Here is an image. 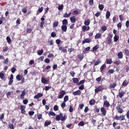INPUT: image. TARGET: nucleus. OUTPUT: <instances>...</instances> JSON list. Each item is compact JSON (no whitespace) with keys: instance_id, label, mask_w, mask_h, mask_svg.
Wrapping results in <instances>:
<instances>
[{"instance_id":"53","label":"nucleus","mask_w":129,"mask_h":129,"mask_svg":"<svg viewBox=\"0 0 129 129\" xmlns=\"http://www.w3.org/2000/svg\"><path fill=\"white\" fill-rule=\"evenodd\" d=\"M9 127L11 129H13L14 128V125L12 124H10L9 125Z\"/></svg>"},{"instance_id":"44","label":"nucleus","mask_w":129,"mask_h":129,"mask_svg":"<svg viewBox=\"0 0 129 129\" xmlns=\"http://www.w3.org/2000/svg\"><path fill=\"white\" fill-rule=\"evenodd\" d=\"M7 42H8L9 44H10L11 42V39L9 37H7L6 38Z\"/></svg>"},{"instance_id":"14","label":"nucleus","mask_w":129,"mask_h":129,"mask_svg":"<svg viewBox=\"0 0 129 129\" xmlns=\"http://www.w3.org/2000/svg\"><path fill=\"white\" fill-rule=\"evenodd\" d=\"M41 81L43 83L45 84L47 83L48 81V80H47L45 78H42L41 79Z\"/></svg>"},{"instance_id":"28","label":"nucleus","mask_w":129,"mask_h":129,"mask_svg":"<svg viewBox=\"0 0 129 129\" xmlns=\"http://www.w3.org/2000/svg\"><path fill=\"white\" fill-rule=\"evenodd\" d=\"M43 52V49L39 50L37 52L38 55H41L42 54Z\"/></svg>"},{"instance_id":"11","label":"nucleus","mask_w":129,"mask_h":129,"mask_svg":"<svg viewBox=\"0 0 129 129\" xmlns=\"http://www.w3.org/2000/svg\"><path fill=\"white\" fill-rule=\"evenodd\" d=\"M101 112H102V114L103 115H105L106 113V110L103 107H102L101 109Z\"/></svg>"},{"instance_id":"9","label":"nucleus","mask_w":129,"mask_h":129,"mask_svg":"<svg viewBox=\"0 0 129 129\" xmlns=\"http://www.w3.org/2000/svg\"><path fill=\"white\" fill-rule=\"evenodd\" d=\"M82 30L84 31H87L90 29V27L89 26H86V25H83L82 27Z\"/></svg>"},{"instance_id":"27","label":"nucleus","mask_w":129,"mask_h":129,"mask_svg":"<svg viewBox=\"0 0 129 129\" xmlns=\"http://www.w3.org/2000/svg\"><path fill=\"white\" fill-rule=\"evenodd\" d=\"M16 79L18 81H20L21 80L22 77H21V75H20L19 74L17 75L16 77Z\"/></svg>"},{"instance_id":"8","label":"nucleus","mask_w":129,"mask_h":129,"mask_svg":"<svg viewBox=\"0 0 129 129\" xmlns=\"http://www.w3.org/2000/svg\"><path fill=\"white\" fill-rule=\"evenodd\" d=\"M43 95V94L41 93H38L35 96L34 98L37 99H38L41 97Z\"/></svg>"},{"instance_id":"57","label":"nucleus","mask_w":129,"mask_h":129,"mask_svg":"<svg viewBox=\"0 0 129 129\" xmlns=\"http://www.w3.org/2000/svg\"><path fill=\"white\" fill-rule=\"evenodd\" d=\"M34 112L33 111H29L28 112V114L30 116H32L34 115Z\"/></svg>"},{"instance_id":"23","label":"nucleus","mask_w":129,"mask_h":129,"mask_svg":"<svg viewBox=\"0 0 129 129\" xmlns=\"http://www.w3.org/2000/svg\"><path fill=\"white\" fill-rule=\"evenodd\" d=\"M99 47V44H97L95 46L93 47L92 50L95 51L97 50Z\"/></svg>"},{"instance_id":"15","label":"nucleus","mask_w":129,"mask_h":129,"mask_svg":"<svg viewBox=\"0 0 129 129\" xmlns=\"http://www.w3.org/2000/svg\"><path fill=\"white\" fill-rule=\"evenodd\" d=\"M81 93V91L79 90H78L77 91L73 92V94L75 95H78L80 94Z\"/></svg>"},{"instance_id":"31","label":"nucleus","mask_w":129,"mask_h":129,"mask_svg":"<svg viewBox=\"0 0 129 129\" xmlns=\"http://www.w3.org/2000/svg\"><path fill=\"white\" fill-rule=\"evenodd\" d=\"M106 67V65L105 64H103L100 68V70H101V71L102 72V71L105 69Z\"/></svg>"},{"instance_id":"50","label":"nucleus","mask_w":129,"mask_h":129,"mask_svg":"<svg viewBox=\"0 0 129 129\" xmlns=\"http://www.w3.org/2000/svg\"><path fill=\"white\" fill-rule=\"evenodd\" d=\"M63 16V17L65 18H67L70 17L69 15V14H68L67 13H64Z\"/></svg>"},{"instance_id":"3","label":"nucleus","mask_w":129,"mask_h":129,"mask_svg":"<svg viewBox=\"0 0 129 129\" xmlns=\"http://www.w3.org/2000/svg\"><path fill=\"white\" fill-rule=\"evenodd\" d=\"M115 119L117 120H123L125 119V118L123 115H122L120 116H116L115 117Z\"/></svg>"},{"instance_id":"17","label":"nucleus","mask_w":129,"mask_h":129,"mask_svg":"<svg viewBox=\"0 0 129 129\" xmlns=\"http://www.w3.org/2000/svg\"><path fill=\"white\" fill-rule=\"evenodd\" d=\"M25 107L24 106H21V108L20 109L21 110V112L23 114L25 112Z\"/></svg>"},{"instance_id":"10","label":"nucleus","mask_w":129,"mask_h":129,"mask_svg":"<svg viewBox=\"0 0 129 129\" xmlns=\"http://www.w3.org/2000/svg\"><path fill=\"white\" fill-rule=\"evenodd\" d=\"M116 109L117 110V112L120 113H122L123 112L122 109L120 108V106L118 105L116 108Z\"/></svg>"},{"instance_id":"16","label":"nucleus","mask_w":129,"mask_h":129,"mask_svg":"<svg viewBox=\"0 0 129 129\" xmlns=\"http://www.w3.org/2000/svg\"><path fill=\"white\" fill-rule=\"evenodd\" d=\"M124 94V91H120L119 93V96L121 98L123 96Z\"/></svg>"},{"instance_id":"64","label":"nucleus","mask_w":129,"mask_h":129,"mask_svg":"<svg viewBox=\"0 0 129 129\" xmlns=\"http://www.w3.org/2000/svg\"><path fill=\"white\" fill-rule=\"evenodd\" d=\"M126 115L127 118L129 119V110L127 111Z\"/></svg>"},{"instance_id":"7","label":"nucleus","mask_w":129,"mask_h":129,"mask_svg":"<svg viewBox=\"0 0 129 129\" xmlns=\"http://www.w3.org/2000/svg\"><path fill=\"white\" fill-rule=\"evenodd\" d=\"M26 91L25 89L24 90L21 92V94L19 96L20 99H23L24 98V96L26 94Z\"/></svg>"},{"instance_id":"34","label":"nucleus","mask_w":129,"mask_h":129,"mask_svg":"<svg viewBox=\"0 0 129 129\" xmlns=\"http://www.w3.org/2000/svg\"><path fill=\"white\" fill-rule=\"evenodd\" d=\"M95 103V101L94 100L92 99L89 102V104L90 105H94Z\"/></svg>"},{"instance_id":"24","label":"nucleus","mask_w":129,"mask_h":129,"mask_svg":"<svg viewBox=\"0 0 129 129\" xmlns=\"http://www.w3.org/2000/svg\"><path fill=\"white\" fill-rule=\"evenodd\" d=\"M117 85L116 83L114 82L112 83H111L110 85V87L111 88H114Z\"/></svg>"},{"instance_id":"49","label":"nucleus","mask_w":129,"mask_h":129,"mask_svg":"<svg viewBox=\"0 0 129 129\" xmlns=\"http://www.w3.org/2000/svg\"><path fill=\"white\" fill-rule=\"evenodd\" d=\"M78 56L80 60H82L83 58V55L82 54H79Z\"/></svg>"},{"instance_id":"29","label":"nucleus","mask_w":129,"mask_h":129,"mask_svg":"<svg viewBox=\"0 0 129 129\" xmlns=\"http://www.w3.org/2000/svg\"><path fill=\"white\" fill-rule=\"evenodd\" d=\"M123 54L121 52H119L118 54V57L119 58L121 59L123 57Z\"/></svg>"},{"instance_id":"45","label":"nucleus","mask_w":129,"mask_h":129,"mask_svg":"<svg viewBox=\"0 0 129 129\" xmlns=\"http://www.w3.org/2000/svg\"><path fill=\"white\" fill-rule=\"evenodd\" d=\"M44 58V56H41L38 59V60H39V62L40 61H41V62H42L43 61V59Z\"/></svg>"},{"instance_id":"42","label":"nucleus","mask_w":129,"mask_h":129,"mask_svg":"<svg viewBox=\"0 0 129 129\" xmlns=\"http://www.w3.org/2000/svg\"><path fill=\"white\" fill-rule=\"evenodd\" d=\"M118 36L116 35H115L114 37V42H117V41L118 40Z\"/></svg>"},{"instance_id":"2","label":"nucleus","mask_w":129,"mask_h":129,"mask_svg":"<svg viewBox=\"0 0 129 129\" xmlns=\"http://www.w3.org/2000/svg\"><path fill=\"white\" fill-rule=\"evenodd\" d=\"M66 91L62 90H60L59 92V95L57 96L58 99H62L66 94Z\"/></svg>"},{"instance_id":"59","label":"nucleus","mask_w":129,"mask_h":129,"mask_svg":"<svg viewBox=\"0 0 129 129\" xmlns=\"http://www.w3.org/2000/svg\"><path fill=\"white\" fill-rule=\"evenodd\" d=\"M51 88V87L49 86H45V90H48L49 89H50Z\"/></svg>"},{"instance_id":"13","label":"nucleus","mask_w":129,"mask_h":129,"mask_svg":"<svg viewBox=\"0 0 129 129\" xmlns=\"http://www.w3.org/2000/svg\"><path fill=\"white\" fill-rule=\"evenodd\" d=\"M110 104L108 101H104L103 106L104 107H108L110 106Z\"/></svg>"},{"instance_id":"62","label":"nucleus","mask_w":129,"mask_h":129,"mask_svg":"<svg viewBox=\"0 0 129 129\" xmlns=\"http://www.w3.org/2000/svg\"><path fill=\"white\" fill-rule=\"evenodd\" d=\"M65 103L63 102V103L61 104V106L62 108H64L65 107L66 104Z\"/></svg>"},{"instance_id":"6","label":"nucleus","mask_w":129,"mask_h":129,"mask_svg":"<svg viewBox=\"0 0 129 129\" xmlns=\"http://www.w3.org/2000/svg\"><path fill=\"white\" fill-rule=\"evenodd\" d=\"M93 61L95 66L97 65L102 62V61L100 59H98L97 60H94Z\"/></svg>"},{"instance_id":"26","label":"nucleus","mask_w":129,"mask_h":129,"mask_svg":"<svg viewBox=\"0 0 129 129\" xmlns=\"http://www.w3.org/2000/svg\"><path fill=\"white\" fill-rule=\"evenodd\" d=\"M90 40L88 39H85L82 42V44H84L85 43H89L90 42Z\"/></svg>"},{"instance_id":"22","label":"nucleus","mask_w":129,"mask_h":129,"mask_svg":"<svg viewBox=\"0 0 129 129\" xmlns=\"http://www.w3.org/2000/svg\"><path fill=\"white\" fill-rule=\"evenodd\" d=\"M62 25H65L66 26L68 24L67 20L66 19L63 20L62 21Z\"/></svg>"},{"instance_id":"54","label":"nucleus","mask_w":129,"mask_h":129,"mask_svg":"<svg viewBox=\"0 0 129 129\" xmlns=\"http://www.w3.org/2000/svg\"><path fill=\"white\" fill-rule=\"evenodd\" d=\"M48 42L49 43L50 45H52L54 43L53 41L52 40L48 41Z\"/></svg>"},{"instance_id":"55","label":"nucleus","mask_w":129,"mask_h":129,"mask_svg":"<svg viewBox=\"0 0 129 129\" xmlns=\"http://www.w3.org/2000/svg\"><path fill=\"white\" fill-rule=\"evenodd\" d=\"M55 111H57L58 109V107L57 105H55L53 108Z\"/></svg>"},{"instance_id":"48","label":"nucleus","mask_w":129,"mask_h":129,"mask_svg":"<svg viewBox=\"0 0 129 129\" xmlns=\"http://www.w3.org/2000/svg\"><path fill=\"white\" fill-rule=\"evenodd\" d=\"M125 53L127 55H129V52L128 50L126 49H125Z\"/></svg>"},{"instance_id":"60","label":"nucleus","mask_w":129,"mask_h":129,"mask_svg":"<svg viewBox=\"0 0 129 129\" xmlns=\"http://www.w3.org/2000/svg\"><path fill=\"white\" fill-rule=\"evenodd\" d=\"M107 29V27L105 26H104L102 27V30L103 31H105Z\"/></svg>"},{"instance_id":"40","label":"nucleus","mask_w":129,"mask_h":129,"mask_svg":"<svg viewBox=\"0 0 129 129\" xmlns=\"http://www.w3.org/2000/svg\"><path fill=\"white\" fill-rule=\"evenodd\" d=\"M59 6L58 7V9L59 10H62L63 7V4H61L60 5H59Z\"/></svg>"},{"instance_id":"37","label":"nucleus","mask_w":129,"mask_h":129,"mask_svg":"<svg viewBox=\"0 0 129 129\" xmlns=\"http://www.w3.org/2000/svg\"><path fill=\"white\" fill-rule=\"evenodd\" d=\"M69 100L68 96V95L65 96L64 98V102H66Z\"/></svg>"},{"instance_id":"33","label":"nucleus","mask_w":129,"mask_h":129,"mask_svg":"<svg viewBox=\"0 0 129 129\" xmlns=\"http://www.w3.org/2000/svg\"><path fill=\"white\" fill-rule=\"evenodd\" d=\"M48 114L49 115V116H50V115H51L54 116H56V114L55 113L52 111H50L48 113Z\"/></svg>"},{"instance_id":"19","label":"nucleus","mask_w":129,"mask_h":129,"mask_svg":"<svg viewBox=\"0 0 129 129\" xmlns=\"http://www.w3.org/2000/svg\"><path fill=\"white\" fill-rule=\"evenodd\" d=\"M61 28L63 31L66 32L67 30V27L65 25H62L61 26Z\"/></svg>"},{"instance_id":"36","label":"nucleus","mask_w":129,"mask_h":129,"mask_svg":"<svg viewBox=\"0 0 129 129\" xmlns=\"http://www.w3.org/2000/svg\"><path fill=\"white\" fill-rule=\"evenodd\" d=\"M110 13L109 11H107L106 13V17L107 19H108L110 17Z\"/></svg>"},{"instance_id":"46","label":"nucleus","mask_w":129,"mask_h":129,"mask_svg":"<svg viewBox=\"0 0 129 129\" xmlns=\"http://www.w3.org/2000/svg\"><path fill=\"white\" fill-rule=\"evenodd\" d=\"M73 13L74 15H77L79 14V12L77 10L73 12Z\"/></svg>"},{"instance_id":"30","label":"nucleus","mask_w":129,"mask_h":129,"mask_svg":"<svg viewBox=\"0 0 129 129\" xmlns=\"http://www.w3.org/2000/svg\"><path fill=\"white\" fill-rule=\"evenodd\" d=\"M51 123V121H49L48 120H47L45 122L44 125L45 126H47L48 125L50 124Z\"/></svg>"},{"instance_id":"51","label":"nucleus","mask_w":129,"mask_h":129,"mask_svg":"<svg viewBox=\"0 0 129 129\" xmlns=\"http://www.w3.org/2000/svg\"><path fill=\"white\" fill-rule=\"evenodd\" d=\"M102 79V77H100L96 79L95 80L97 82H99Z\"/></svg>"},{"instance_id":"56","label":"nucleus","mask_w":129,"mask_h":129,"mask_svg":"<svg viewBox=\"0 0 129 129\" xmlns=\"http://www.w3.org/2000/svg\"><path fill=\"white\" fill-rule=\"evenodd\" d=\"M85 82V80H82L80 81L78 84V85H80L82 84H83Z\"/></svg>"},{"instance_id":"25","label":"nucleus","mask_w":129,"mask_h":129,"mask_svg":"<svg viewBox=\"0 0 129 129\" xmlns=\"http://www.w3.org/2000/svg\"><path fill=\"white\" fill-rule=\"evenodd\" d=\"M112 62V61L110 59H107L106 60V63L107 64H110Z\"/></svg>"},{"instance_id":"12","label":"nucleus","mask_w":129,"mask_h":129,"mask_svg":"<svg viewBox=\"0 0 129 129\" xmlns=\"http://www.w3.org/2000/svg\"><path fill=\"white\" fill-rule=\"evenodd\" d=\"M71 22L72 23H75L76 22V18L75 16H73L70 18Z\"/></svg>"},{"instance_id":"21","label":"nucleus","mask_w":129,"mask_h":129,"mask_svg":"<svg viewBox=\"0 0 129 129\" xmlns=\"http://www.w3.org/2000/svg\"><path fill=\"white\" fill-rule=\"evenodd\" d=\"M102 36V34L101 33H97L95 36L94 38L95 39L100 38Z\"/></svg>"},{"instance_id":"4","label":"nucleus","mask_w":129,"mask_h":129,"mask_svg":"<svg viewBox=\"0 0 129 129\" xmlns=\"http://www.w3.org/2000/svg\"><path fill=\"white\" fill-rule=\"evenodd\" d=\"M59 47V50L61 51L62 52H63L64 53H67V49H65L64 47L62 46H60L59 45L58 46Z\"/></svg>"},{"instance_id":"43","label":"nucleus","mask_w":129,"mask_h":129,"mask_svg":"<svg viewBox=\"0 0 129 129\" xmlns=\"http://www.w3.org/2000/svg\"><path fill=\"white\" fill-rule=\"evenodd\" d=\"M0 77L2 79H3L5 78V75L2 72L0 73Z\"/></svg>"},{"instance_id":"41","label":"nucleus","mask_w":129,"mask_h":129,"mask_svg":"<svg viewBox=\"0 0 129 129\" xmlns=\"http://www.w3.org/2000/svg\"><path fill=\"white\" fill-rule=\"evenodd\" d=\"M120 63L121 62L119 61V60H115L114 62V63L116 64L117 65H118L119 64H120Z\"/></svg>"},{"instance_id":"32","label":"nucleus","mask_w":129,"mask_h":129,"mask_svg":"<svg viewBox=\"0 0 129 129\" xmlns=\"http://www.w3.org/2000/svg\"><path fill=\"white\" fill-rule=\"evenodd\" d=\"M58 22L56 21L54 22L53 23V27H57L58 25Z\"/></svg>"},{"instance_id":"52","label":"nucleus","mask_w":129,"mask_h":129,"mask_svg":"<svg viewBox=\"0 0 129 129\" xmlns=\"http://www.w3.org/2000/svg\"><path fill=\"white\" fill-rule=\"evenodd\" d=\"M84 123L83 121L80 122L78 124V125L79 126H83L84 125Z\"/></svg>"},{"instance_id":"47","label":"nucleus","mask_w":129,"mask_h":129,"mask_svg":"<svg viewBox=\"0 0 129 129\" xmlns=\"http://www.w3.org/2000/svg\"><path fill=\"white\" fill-rule=\"evenodd\" d=\"M43 8L41 7V8H39L38 10V11L40 13L43 10Z\"/></svg>"},{"instance_id":"35","label":"nucleus","mask_w":129,"mask_h":129,"mask_svg":"<svg viewBox=\"0 0 129 129\" xmlns=\"http://www.w3.org/2000/svg\"><path fill=\"white\" fill-rule=\"evenodd\" d=\"M112 37V35H110V37L108 38V43L109 44H110L111 43L112 40L111 38Z\"/></svg>"},{"instance_id":"18","label":"nucleus","mask_w":129,"mask_h":129,"mask_svg":"<svg viewBox=\"0 0 129 129\" xmlns=\"http://www.w3.org/2000/svg\"><path fill=\"white\" fill-rule=\"evenodd\" d=\"M90 21L89 19L85 20L84 22V24L86 26H88L90 24Z\"/></svg>"},{"instance_id":"39","label":"nucleus","mask_w":129,"mask_h":129,"mask_svg":"<svg viewBox=\"0 0 129 129\" xmlns=\"http://www.w3.org/2000/svg\"><path fill=\"white\" fill-rule=\"evenodd\" d=\"M128 84V81L126 80H125L123 82L122 84V85L123 86H125L126 85H127Z\"/></svg>"},{"instance_id":"38","label":"nucleus","mask_w":129,"mask_h":129,"mask_svg":"<svg viewBox=\"0 0 129 129\" xmlns=\"http://www.w3.org/2000/svg\"><path fill=\"white\" fill-rule=\"evenodd\" d=\"M104 7V6L102 4H100L99 6V8L100 10H102Z\"/></svg>"},{"instance_id":"61","label":"nucleus","mask_w":129,"mask_h":129,"mask_svg":"<svg viewBox=\"0 0 129 129\" xmlns=\"http://www.w3.org/2000/svg\"><path fill=\"white\" fill-rule=\"evenodd\" d=\"M9 61V59L8 58H7L5 60H4V63L6 64H7L8 63Z\"/></svg>"},{"instance_id":"20","label":"nucleus","mask_w":129,"mask_h":129,"mask_svg":"<svg viewBox=\"0 0 129 129\" xmlns=\"http://www.w3.org/2000/svg\"><path fill=\"white\" fill-rule=\"evenodd\" d=\"M79 79L77 78H74L73 79V81L74 83H75L77 84L79 83Z\"/></svg>"},{"instance_id":"58","label":"nucleus","mask_w":129,"mask_h":129,"mask_svg":"<svg viewBox=\"0 0 129 129\" xmlns=\"http://www.w3.org/2000/svg\"><path fill=\"white\" fill-rule=\"evenodd\" d=\"M89 4L91 6L93 5V0H90L89 2Z\"/></svg>"},{"instance_id":"1","label":"nucleus","mask_w":129,"mask_h":129,"mask_svg":"<svg viewBox=\"0 0 129 129\" xmlns=\"http://www.w3.org/2000/svg\"><path fill=\"white\" fill-rule=\"evenodd\" d=\"M67 118L66 115H64L63 117V115L61 113H60V114L57 115L56 117V119L57 121L61 120L62 121L65 120Z\"/></svg>"},{"instance_id":"63","label":"nucleus","mask_w":129,"mask_h":129,"mask_svg":"<svg viewBox=\"0 0 129 129\" xmlns=\"http://www.w3.org/2000/svg\"><path fill=\"white\" fill-rule=\"evenodd\" d=\"M73 110V108L71 106H70V108L69 109V111L70 112H72Z\"/></svg>"},{"instance_id":"5","label":"nucleus","mask_w":129,"mask_h":129,"mask_svg":"<svg viewBox=\"0 0 129 129\" xmlns=\"http://www.w3.org/2000/svg\"><path fill=\"white\" fill-rule=\"evenodd\" d=\"M104 89V87L102 85H100L97 88L95 89V92H97L100 91L101 90Z\"/></svg>"}]
</instances>
